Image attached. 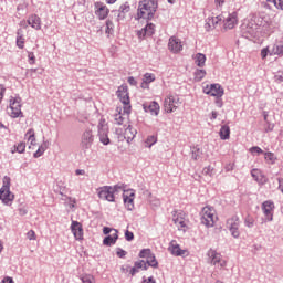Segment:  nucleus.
I'll return each mask as SVG.
<instances>
[{"label": "nucleus", "mask_w": 283, "mask_h": 283, "mask_svg": "<svg viewBox=\"0 0 283 283\" xmlns=\"http://www.w3.org/2000/svg\"><path fill=\"white\" fill-rule=\"evenodd\" d=\"M143 109L147 114H151V116H158V114H160V105L156 101L150 103H144Z\"/></svg>", "instance_id": "6ab92c4d"}, {"label": "nucleus", "mask_w": 283, "mask_h": 283, "mask_svg": "<svg viewBox=\"0 0 283 283\" xmlns=\"http://www.w3.org/2000/svg\"><path fill=\"white\" fill-rule=\"evenodd\" d=\"M82 148L83 149H90L92 145H94V134L92 133V129L87 128L83 135H82Z\"/></svg>", "instance_id": "2eb2a0df"}, {"label": "nucleus", "mask_w": 283, "mask_h": 283, "mask_svg": "<svg viewBox=\"0 0 283 283\" xmlns=\"http://www.w3.org/2000/svg\"><path fill=\"white\" fill-rule=\"evenodd\" d=\"M172 222L176 224L177 229L179 231H182V229H187V222L185 221V212H175L172 214Z\"/></svg>", "instance_id": "a211bd4d"}, {"label": "nucleus", "mask_w": 283, "mask_h": 283, "mask_svg": "<svg viewBox=\"0 0 283 283\" xmlns=\"http://www.w3.org/2000/svg\"><path fill=\"white\" fill-rule=\"evenodd\" d=\"M125 17H126L125 13H122L120 11H118L117 21H124Z\"/></svg>", "instance_id": "774afa93"}, {"label": "nucleus", "mask_w": 283, "mask_h": 283, "mask_svg": "<svg viewBox=\"0 0 283 283\" xmlns=\"http://www.w3.org/2000/svg\"><path fill=\"white\" fill-rule=\"evenodd\" d=\"M129 10H132V8L129 7V2H125L119 7L118 12H122V14H127Z\"/></svg>", "instance_id": "58836bf2"}, {"label": "nucleus", "mask_w": 283, "mask_h": 283, "mask_svg": "<svg viewBox=\"0 0 283 283\" xmlns=\"http://www.w3.org/2000/svg\"><path fill=\"white\" fill-rule=\"evenodd\" d=\"M0 283H14V280L10 276H7Z\"/></svg>", "instance_id": "69168bd1"}, {"label": "nucleus", "mask_w": 283, "mask_h": 283, "mask_svg": "<svg viewBox=\"0 0 283 283\" xmlns=\"http://www.w3.org/2000/svg\"><path fill=\"white\" fill-rule=\"evenodd\" d=\"M195 63L197 67H205V63H207V55L203 53H197L195 55Z\"/></svg>", "instance_id": "cd10ccee"}, {"label": "nucleus", "mask_w": 283, "mask_h": 283, "mask_svg": "<svg viewBox=\"0 0 283 283\" xmlns=\"http://www.w3.org/2000/svg\"><path fill=\"white\" fill-rule=\"evenodd\" d=\"M274 54L283 56V44H279L273 49Z\"/></svg>", "instance_id": "a18cd8bd"}, {"label": "nucleus", "mask_w": 283, "mask_h": 283, "mask_svg": "<svg viewBox=\"0 0 283 283\" xmlns=\"http://www.w3.org/2000/svg\"><path fill=\"white\" fill-rule=\"evenodd\" d=\"M220 21H222V15H218L216 18H212V20H210L207 23V25H211V23H212V25H218Z\"/></svg>", "instance_id": "de8ad7c7"}, {"label": "nucleus", "mask_w": 283, "mask_h": 283, "mask_svg": "<svg viewBox=\"0 0 283 283\" xmlns=\"http://www.w3.org/2000/svg\"><path fill=\"white\" fill-rule=\"evenodd\" d=\"M124 120H125V118L123 117V115L120 113L115 115V124L116 125H123Z\"/></svg>", "instance_id": "603ef678"}, {"label": "nucleus", "mask_w": 283, "mask_h": 283, "mask_svg": "<svg viewBox=\"0 0 283 283\" xmlns=\"http://www.w3.org/2000/svg\"><path fill=\"white\" fill-rule=\"evenodd\" d=\"M114 193L112 186H103L98 189V198H101V200H107V202H116Z\"/></svg>", "instance_id": "9b49d317"}, {"label": "nucleus", "mask_w": 283, "mask_h": 283, "mask_svg": "<svg viewBox=\"0 0 283 283\" xmlns=\"http://www.w3.org/2000/svg\"><path fill=\"white\" fill-rule=\"evenodd\" d=\"M117 97L119 98L120 103H123V112L124 114H132V104L129 101V92H127V86H119L117 90Z\"/></svg>", "instance_id": "39448f33"}, {"label": "nucleus", "mask_w": 283, "mask_h": 283, "mask_svg": "<svg viewBox=\"0 0 283 283\" xmlns=\"http://www.w3.org/2000/svg\"><path fill=\"white\" fill-rule=\"evenodd\" d=\"M144 30H146L147 36H154L156 33V25L154 23H147Z\"/></svg>", "instance_id": "72a5a7b5"}, {"label": "nucleus", "mask_w": 283, "mask_h": 283, "mask_svg": "<svg viewBox=\"0 0 283 283\" xmlns=\"http://www.w3.org/2000/svg\"><path fill=\"white\" fill-rule=\"evenodd\" d=\"M203 94L214 98H222L224 96V88L220 84H210L203 87Z\"/></svg>", "instance_id": "6e6552de"}, {"label": "nucleus", "mask_w": 283, "mask_h": 283, "mask_svg": "<svg viewBox=\"0 0 283 283\" xmlns=\"http://www.w3.org/2000/svg\"><path fill=\"white\" fill-rule=\"evenodd\" d=\"M227 229L230 231L232 238H240V217L238 214L227 220Z\"/></svg>", "instance_id": "0eeeda50"}, {"label": "nucleus", "mask_w": 283, "mask_h": 283, "mask_svg": "<svg viewBox=\"0 0 283 283\" xmlns=\"http://www.w3.org/2000/svg\"><path fill=\"white\" fill-rule=\"evenodd\" d=\"M156 81V75L154 73H146L143 77L142 87L145 90L149 87V83H154Z\"/></svg>", "instance_id": "a878e982"}, {"label": "nucleus", "mask_w": 283, "mask_h": 283, "mask_svg": "<svg viewBox=\"0 0 283 283\" xmlns=\"http://www.w3.org/2000/svg\"><path fill=\"white\" fill-rule=\"evenodd\" d=\"M219 136L221 140H229V138H231V128L229 127V125L221 126Z\"/></svg>", "instance_id": "393cba45"}, {"label": "nucleus", "mask_w": 283, "mask_h": 283, "mask_svg": "<svg viewBox=\"0 0 283 283\" xmlns=\"http://www.w3.org/2000/svg\"><path fill=\"white\" fill-rule=\"evenodd\" d=\"M128 83H129V85L136 86L138 82H136V78H134V76H129Z\"/></svg>", "instance_id": "0e129e2a"}, {"label": "nucleus", "mask_w": 283, "mask_h": 283, "mask_svg": "<svg viewBox=\"0 0 283 283\" xmlns=\"http://www.w3.org/2000/svg\"><path fill=\"white\" fill-rule=\"evenodd\" d=\"M214 103L219 108H222V106L224 105V103L222 102V97H216Z\"/></svg>", "instance_id": "052dcab7"}, {"label": "nucleus", "mask_w": 283, "mask_h": 283, "mask_svg": "<svg viewBox=\"0 0 283 283\" xmlns=\"http://www.w3.org/2000/svg\"><path fill=\"white\" fill-rule=\"evenodd\" d=\"M268 3H273L277 10H283V0H265Z\"/></svg>", "instance_id": "a19ab883"}, {"label": "nucleus", "mask_w": 283, "mask_h": 283, "mask_svg": "<svg viewBox=\"0 0 283 283\" xmlns=\"http://www.w3.org/2000/svg\"><path fill=\"white\" fill-rule=\"evenodd\" d=\"M15 149L18 151V154H23V151H25V143H20L15 146Z\"/></svg>", "instance_id": "864d4df0"}, {"label": "nucleus", "mask_w": 283, "mask_h": 283, "mask_svg": "<svg viewBox=\"0 0 283 283\" xmlns=\"http://www.w3.org/2000/svg\"><path fill=\"white\" fill-rule=\"evenodd\" d=\"M28 59L30 65H34V63H36V55H34V52H28Z\"/></svg>", "instance_id": "09e8293b"}, {"label": "nucleus", "mask_w": 283, "mask_h": 283, "mask_svg": "<svg viewBox=\"0 0 283 283\" xmlns=\"http://www.w3.org/2000/svg\"><path fill=\"white\" fill-rule=\"evenodd\" d=\"M200 216L201 224H205L208 229L216 224V209L213 207H203Z\"/></svg>", "instance_id": "20e7f679"}, {"label": "nucleus", "mask_w": 283, "mask_h": 283, "mask_svg": "<svg viewBox=\"0 0 283 283\" xmlns=\"http://www.w3.org/2000/svg\"><path fill=\"white\" fill-rule=\"evenodd\" d=\"M168 251L176 258H182L187 253V250H182L176 240L170 241Z\"/></svg>", "instance_id": "f3484780"}, {"label": "nucleus", "mask_w": 283, "mask_h": 283, "mask_svg": "<svg viewBox=\"0 0 283 283\" xmlns=\"http://www.w3.org/2000/svg\"><path fill=\"white\" fill-rule=\"evenodd\" d=\"M71 231L75 240H83V224L78 221H72Z\"/></svg>", "instance_id": "aec40b11"}, {"label": "nucleus", "mask_w": 283, "mask_h": 283, "mask_svg": "<svg viewBox=\"0 0 283 283\" xmlns=\"http://www.w3.org/2000/svg\"><path fill=\"white\" fill-rule=\"evenodd\" d=\"M127 185L123 182H118L117 185L112 187L113 193H118V191H127Z\"/></svg>", "instance_id": "c9c22d12"}, {"label": "nucleus", "mask_w": 283, "mask_h": 283, "mask_svg": "<svg viewBox=\"0 0 283 283\" xmlns=\"http://www.w3.org/2000/svg\"><path fill=\"white\" fill-rule=\"evenodd\" d=\"M48 149V143L44 142L39 149L33 154V157L41 158L42 154H45V150Z\"/></svg>", "instance_id": "473e14b6"}, {"label": "nucleus", "mask_w": 283, "mask_h": 283, "mask_svg": "<svg viewBox=\"0 0 283 283\" xmlns=\"http://www.w3.org/2000/svg\"><path fill=\"white\" fill-rule=\"evenodd\" d=\"M112 231H114V229H112L109 227H104L103 228L104 235H109L112 233Z\"/></svg>", "instance_id": "e2e57ef3"}, {"label": "nucleus", "mask_w": 283, "mask_h": 283, "mask_svg": "<svg viewBox=\"0 0 283 283\" xmlns=\"http://www.w3.org/2000/svg\"><path fill=\"white\" fill-rule=\"evenodd\" d=\"M150 255H153L150 249H143V250H140V252H139V258H146V260H147Z\"/></svg>", "instance_id": "37998d69"}, {"label": "nucleus", "mask_w": 283, "mask_h": 283, "mask_svg": "<svg viewBox=\"0 0 283 283\" xmlns=\"http://www.w3.org/2000/svg\"><path fill=\"white\" fill-rule=\"evenodd\" d=\"M27 22L33 30H41V18L39 15L32 14Z\"/></svg>", "instance_id": "5701e85b"}, {"label": "nucleus", "mask_w": 283, "mask_h": 283, "mask_svg": "<svg viewBox=\"0 0 283 283\" xmlns=\"http://www.w3.org/2000/svg\"><path fill=\"white\" fill-rule=\"evenodd\" d=\"M136 199V190L127 189L124 190L123 201L127 211H134V200Z\"/></svg>", "instance_id": "9d476101"}, {"label": "nucleus", "mask_w": 283, "mask_h": 283, "mask_svg": "<svg viewBox=\"0 0 283 283\" xmlns=\"http://www.w3.org/2000/svg\"><path fill=\"white\" fill-rule=\"evenodd\" d=\"M17 48H19V50H23V48H25V38H23V30L19 29L17 31Z\"/></svg>", "instance_id": "bb28decb"}, {"label": "nucleus", "mask_w": 283, "mask_h": 283, "mask_svg": "<svg viewBox=\"0 0 283 283\" xmlns=\"http://www.w3.org/2000/svg\"><path fill=\"white\" fill-rule=\"evenodd\" d=\"M244 224H245V227H248L249 229H252V227H253V219H251L250 217L245 218Z\"/></svg>", "instance_id": "4d7b16f0"}, {"label": "nucleus", "mask_w": 283, "mask_h": 283, "mask_svg": "<svg viewBox=\"0 0 283 283\" xmlns=\"http://www.w3.org/2000/svg\"><path fill=\"white\" fill-rule=\"evenodd\" d=\"M224 30H233L238 25V12L229 13L227 17L222 14Z\"/></svg>", "instance_id": "f8f14e48"}, {"label": "nucleus", "mask_w": 283, "mask_h": 283, "mask_svg": "<svg viewBox=\"0 0 283 283\" xmlns=\"http://www.w3.org/2000/svg\"><path fill=\"white\" fill-rule=\"evenodd\" d=\"M233 167H234L233 164H227L226 167H224V170L226 171H233Z\"/></svg>", "instance_id": "338daca9"}, {"label": "nucleus", "mask_w": 283, "mask_h": 283, "mask_svg": "<svg viewBox=\"0 0 283 283\" xmlns=\"http://www.w3.org/2000/svg\"><path fill=\"white\" fill-rule=\"evenodd\" d=\"M260 18H252L247 24L241 25V36L243 39H248L249 41H253L260 34V28H262V23H259Z\"/></svg>", "instance_id": "f03ea898"}, {"label": "nucleus", "mask_w": 283, "mask_h": 283, "mask_svg": "<svg viewBox=\"0 0 283 283\" xmlns=\"http://www.w3.org/2000/svg\"><path fill=\"white\" fill-rule=\"evenodd\" d=\"M168 50L172 52V54H178L182 52V41L177 36H170L168 41Z\"/></svg>", "instance_id": "4468645a"}, {"label": "nucleus", "mask_w": 283, "mask_h": 283, "mask_svg": "<svg viewBox=\"0 0 283 283\" xmlns=\"http://www.w3.org/2000/svg\"><path fill=\"white\" fill-rule=\"evenodd\" d=\"M264 158H265V163H268V165H275V163L277 160V156H275V154L271 153V151L264 153Z\"/></svg>", "instance_id": "c756f323"}, {"label": "nucleus", "mask_w": 283, "mask_h": 283, "mask_svg": "<svg viewBox=\"0 0 283 283\" xmlns=\"http://www.w3.org/2000/svg\"><path fill=\"white\" fill-rule=\"evenodd\" d=\"M9 107L11 109V118H23V112L21 111V97L11 96L9 99Z\"/></svg>", "instance_id": "423d86ee"}, {"label": "nucleus", "mask_w": 283, "mask_h": 283, "mask_svg": "<svg viewBox=\"0 0 283 283\" xmlns=\"http://www.w3.org/2000/svg\"><path fill=\"white\" fill-rule=\"evenodd\" d=\"M274 81L276 83H283V72H279L275 76H274Z\"/></svg>", "instance_id": "13d9d810"}, {"label": "nucleus", "mask_w": 283, "mask_h": 283, "mask_svg": "<svg viewBox=\"0 0 283 283\" xmlns=\"http://www.w3.org/2000/svg\"><path fill=\"white\" fill-rule=\"evenodd\" d=\"M206 76H207V71L202 69H197L195 71V81H197V83H200V81H202V78H205Z\"/></svg>", "instance_id": "2f4dec72"}, {"label": "nucleus", "mask_w": 283, "mask_h": 283, "mask_svg": "<svg viewBox=\"0 0 283 283\" xmlns=\"http://www.w3.org/2000/svg\"><path fill=\"white\" fill-rule=\"evenodd\" d=\"M95 14L98 17L99 21H105L109 17V9L103 2H95Z\"/></svg>", "instance_id": "ddd939ff"}, {"label": "nucleus", "mask_w": 283, "mask_h": 283, "mask_svg": "<svg viewBox=\"0 0 283 283\" xmlns=\"http://www.w3.org/2000/svg\"><path fill=\"white\" fill-rule=\"evenodd\" d=\"M27 238L29 240H34V238H36V233L34 232V230H30L28 233H27Z\"/></svg>", "instance_id": "680f3d73"}, {"label": "nucleus", "mask_w": 283, "mask_h": 283, "mask_svg": "<svg viewBox=\"0 0 283 283\" xmlns=\"http://www.w3.org/2000/svg\"><path fill=\"white\" fill-rule=\"evenodd\" d=\"M202 174L203 176H213V168H211V166L205 167Z\"/></svg>", "instance_id": "8fccbe9b"}, {"label": "nucleus", "mask_w": 283, "mask_h": 283, "mask_svg": "<svg viewBox=\"0 0 283 283\" xmlns=\"http://www.w3.org/2000/svg\"><path fill=\"white\" fill-rule=\"evenodd\" d=\"M134 266H135L138 271H140V269H142V271H147V269H148L147 262H146L145 260L136 261V262L134 263Z\"/></svg>", "instance_id": "f704fd0d"}, {"label": "nucleus", "mask_w": 283, "mask_h": 283, "mask_svg": "<svg viewBox=\"0 0 283 283\" xmlns=\"http://www.w3.org/2000/svg\"><path fill=\"white\" fill-rule=\"evenodd\" d=\"M125 240L127 242H132L134 240V232L129 231V230H126L125 231Z\"/></svg>", "instance_id": "3c124183"}, {"label": "nucleus", "mask_w": 283, "mask_h": 283, "mask_svg": "<svg viewBox=\"0 0 283 283\" xmlns=\"http://www.w3.org/2000/svg\"><path fill=\"white\" fill-rule=\"evenodd\" d=\"M105 33L109 36L111 34H114V22L112 20L106 21V31Z\"/></svg>", "instance_id": "e433bc0d"}, {"label": "nucleus", "mask_w": 283, "mask_h": 283, "mask_svg": "<svg viewBox=\"0 0 283 283\" xmlns=\"http://www.w3.org/2000/svg\"><path fill=\"white\" fill-rule=\"evenodd\" d=\"M207 255L210 260V264H212L213 266H216V264H220L222 260V254H220L218 251L213 249H209Z\"/></svg>", "instance_id": "412c9836"}, {"label": "nucleus", "mask_w": 283, "mask_h": 283, "mask_svg": "<svg viewBox=\"0 0 283 283\" xmlns=\"http://www.w3.org/2000/svg\"><path fill=\"white\" fill-rule=\"evenodd\" d=\"M157 142H158V139L156 138V136L151 135V136L147 137L146 145L148 147H154V145H156Z\"/></svg>", "instance_id": "ea45409f"}, {"label": "nucleus", "mask_w": 283, "mask_h": 283, "mask_svg": "<svg viewBox=\"0 0 283 283\" xmlns=\"http://www.w3.org/2000/svg\"><path fill=\"white\" fill-rule=\"evenodd\" d=\"M275 209V203L273 201H264L262 203V211L268 220V222H273V210Z\"/></svg>", "instance_id": "dca6fc26"}, {"label": "nucleus", "mask_w": 283, "mask_h": 283, "mask_svg": "<svg viewBox=\"0 0 283 283\" xmlns=\"http://www.w3.org/2000/svg\"><path fill=\"white\" fill-rule=\"evenodd\" d=\"M98 136H99V142L102 143V145H109L111 140H109V136H107V130L99 129Z\"/></svg>", "instance_id": "c85d7f7f"}, {"label": "nucleus", "mask_w": 283, "mask_h": 283, "mask_svg": "<svg viewBox=\"0 0 283 283\" xmlns=\"http://www.w3.org/2000/svg\"><path fill=\"white\" fill-rule=\"evenodd\" d=\"M269 56V48H264L261 50V59H266Z\"/></svg>", "instance_id": "bf43d9fd"}, {"label": "nucleus", "mask_w": 283, "mask_h": 283, "mask_svg": "<svg viewBox=\"0 0 283 283\" xmlns=\"http://www.w3.org/2000/svg\"><path fill=\"white\" fill-rule=\"evenodd\" d=\"M116 255L118 256V258H125V255H127V251H125V250H123L122 248H117L116 249Z\"/></svg>", "instance_id": "5fc2aeb1"}, {"label": "nucleus", "mask_w": 283, "mask_h": 283, "mask_svg": "<svg viewBox=\"0 0 283 283\" xmlns=\"http://www.w3.org/2000/svg\"><path fill=\"white\" fill-rule=\"evenodd\" d=\"M180 105V97L178 95H168L164 101V107L167 114H171L178 109Z\"/></svg>", "instance_id": "1a4fd4ad"}, {"label": "nucleus", "mask_w": 283, "mask_h": 283, "mask_svg": "<svg viewBox=\"0 0 283 283\" xmlns=\"http://www.w3.org/2000/svg\"><path fill=\"white\" fill-rule=\"evenodd\" d=\"M136 134H138L136 128L132 127V125H128V127L125 129L124 138L127 140V143H129L136 138Z\"/></svg>", "instance_id": "b1692460"}, {"label": "nucleus", "mask_w": 283, "mask_h": 283, "mask_svg": "<svg viewBox=\"0 0 283 283\" xmlns=\"http://www.w3.org/2000/svg\"><path fill=\"white\" fill-rule=\"evenodd\" d=\"M147 266H151L153 269H158V261L156 260V255L153 253L146 259Z\"/></svg>", "instance_id": "7c9ffc66"}, {"label": "nucleus", "mask_w": 283, "mask_h": 283, "mask_svg": "<svg viewBox=\"0 0 283 283\" xmlns=\"http://www.w3.org/2000/svg\"><path fill=\"white\" fill-rule=\"evenodd\" d=\"M201 155L202 151L200 150V148L192 149V160H199Z\"/></svg>", "instance_id": "c03bdc74"}, {"label": "nucleus", "mask_w": 283, "mask_h": 283, "mask_svg": "<svg viewBox=\"0 0 283 283\" xmlns=\"http://www.w3.org/2000/svg\"><path fill=\"white\" fill-rule=\"evenodd\" d=\"M158 10V0H143L138 4L136 21L140 19H146V21H151Z\"/></svg>", "instance_id": "f257e3e1"}, {"label": "nucleus", "mask_w": 283, "mask_h": 283, "mask_svg": "<svg viewBox=\"0 0 283 283\" xmlns=\"http://www.w3.org/2000/svg\"><path fill=\"white\" fill-rule=\"evenodd\" d=\"M25 137L28 138V140L31 142V145H34V140H36V138L34 137V129L31 128L27 132Z\"/></svg>", "instance_id": "4c0bfd02"}, {"label": "nucleus", "mask_w": 283, "mask_h": 283, "mask_svg": "<svg viewBox=\"0 0 283 283\" xmlns=\"http://www.w3.org/2000/svg\"><path fill=\"white\" fill-rule=\"evenodd\" d=\"M250 154H265L264 150H262V148H260V146H253L250 148Z\"/></svg>", "instance_id": "49530a36"}, {"label": "nucleus", "mask_w": 283, "mask_h": 283, "mask_svg": "<svg viewBox=\"0 0 283 283\" xmlns=\"http://www.w3.org/2000/svg\"><path fill=\"white\" fill-rule=\"evenodd\" d=\"M0 200L8 207H10L14 200V195L10 191V177L8 176L3 178V186L0 188Z\"/></svg>", "instance_id": "7ed1b4c3"}, {"label": "nucleus", "mask_w": 283, "mask_h": 283, "mask_svg": "<svg viewBox=\"0 0 283 283\" xmlns=\"http://www.w3.org/2000/svg\"><path fill=\"white\" fill-rule=\"evenodd\" d=\"M115 233L108 234L103 239L104 247H114L118 241V230L114 229Z\"/></svg>", "instance_id": "4be33fe9"}, {"label": "nucleus", "mask_w": 283, "mask_h": 283, "mask_svg": "<svg viewBox=\"0 0 283 283\" xmlns=\"http://www.w3.org/2000/svg\"><path fill=\"white\" fill-rule=\"evenodd\" d=\"M137 36H138V39H145L147 36V31L145 30V28L137 31Z\"/></svg>", "instance_id": "6e6d98bb"}, {"label": "nucleus", "mask_w": 283, "mask_h": 283, "mask_svg": "<svg viewBox=\"0 0 283 283\" xmlns=\"http://www.w3.org/2000/svg\"><path fill=\"white\" fill-rule=\"evenodd\" d=\"M82 283H94V276L91 274H85L81 276Z\"/></svg>", "instance_id": "79ce46f5"}]
</instances>
